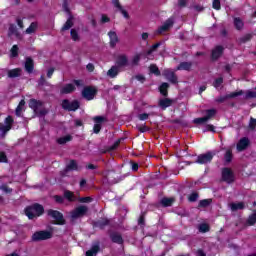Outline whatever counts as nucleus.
<instances>
[{"label": "nucleus", "instance_id": "32", "mask_svg": "<svg viewBox=\"0 0 256 256\" xmlns=\"http://www.w3.org/2000/svg\"><path fill=\"white\" fill-rule=\"evenodd\" d=\"M230 209L231 211H241L245 209V203L244 202L231 203Z\"/></svg>", "mask_w": 256, "mask_h": 256}, {"label": "nucleus", "instance_id": "26", "mask_svg": "<svg viewBox=\"0 0 256 256\" xmlns=\"http://www.w3.org/2000/svg\"><path fill=\"white\" fill-rule=\"evenodd\" d=\"M191 67H193V62H181L177 66V71H191Z\"/></svg>", "mask_w": 256, "mask_h": 256}, {"label": "nucleus", "instance_id": "58", "mask_svg": "<svg viewBox=\"0 0 256 256\" xmlns=\"http://www.w3.org/2000/svg\"><path fill=\"white\" fill-rule=\"evenodd\" d=\"M138 119H139V121H147V119H149V114H147V113L139 114Z\"/></svg>", "mask_w": 256, "mask_h": 256}, {"label": "nucleus", "instance_id": "22", "mask_svg": "<svg viewBox=\"0 0 256 256\" xmlns=\"http://www.w3.org/2000/svg\"><path fill=\"white\" fill-rule=\"evenodd\" d=\"M171 105H173V99L170 98H163L160 99L158 102V106L160 107V109H162V111H165V109L171 107Z\"/></svg>", "mask_w": 256, "mask_h": 256}, {"label": "nucleus", "instance_id": "44", "mask_svg": "<svg viewBox=\"0 0 256 256\" xmlns=\"http://www.w3.org/2000/svg\"><path fill=\"white\" fill-rule=\"evenodd\" d=\"M36 30H37V23L32 22L30 26L26 29V33L28 35H31L32 33H35Z\"/></svg>", "mask_w": 256, "mask_h": 256}, {"label": "nucleus", "instance_id": "39", "mask_svg": "<svg viewBox=\"0 0 256 256\" xmlns=\"http://www.w3.org/2000/svg\"><path fill=\"white\" fill-rule=\"evenodd\" d=\"M149 71H150V73H152L153 75H156V77L161 76V70H159V67H157V65H155V64H151V65H150Z\"/></svg>", "mask_w": 256, "mask_h": 256}, {"label": "nucleus", "instance_id": "34", "mask_svg": "<svg viewBox=\"0 0 256 256\" xmlns=\"http://www.w3.org/2000/svg\"><path fill=\"white\" fill-rule=\"evenodd\" d=\"M69 141H73V136L66 135L57 139L58 145H65L66 143H69Z\"/></svg>", "mask_w": 256, "mask_h": 256}, {"label": "nucleus", "instance_id": "57", "mask_svg": "<svg viewBox=\"0 0 256 256\" xmlns=\"http://www.w3.org/2000/svg\"><path fill=\"white\" fill-rule=\"evenodd\" d=\"M139 61H141V55L137 54L132 59V65H139Z\"/></svg>", "mask_w": 256, "mask_h": 256}, {"label": "nucleus", "instance_id": "64", "mask_svg": "<svg viewBox=\"0 0 256 256\" xmlns=\"http://www.w3.org/2000/svg\"><path fill=\"white\" fill-rule=\"evenodd\" d=\"M111 21V18H109L107 15L103 14L101 17V23H109Z\"/></svg>", "mask_w": 256, "mask_h": 256}, {"label": "nucleus", "instance_id": "15", "mask_svg": "<svg viewBox=\"0 0 256 256\" xmlns=\"http://www.w3.org/2000/svg\"><path fill=\"white\" fill-rule=\"evenodd\" d=\"M129 65V58L125 54H120L116 58V67L119 69L127 67Z\"/></svg>", "mask_w": 256, "mask_h": 256}, {"label": "nucleus", "instance_id": "33", "mask_svg": "<svg viewBox=\"0 0 256 256\" xmlns=\"http://www.w3.org/2000/svg\"><path fill=\"white\" fill-rule=\"evenodd\" d=\"M66 171H79V165L76 160H70L69 164L66 166Z\"/></svg>", "mask_w": 256, "mask_h": 256}, {"label": "nucleus", "instance_id": "30", "mask_svg": "<svg viewBox=\"0 0 256 256\" xmlns=\"http://www.w3.org/2000/svg\"><path fill=\"white\" fill-rule=\"evenodd\" d=\"M99 251H101V246L99 244L93 245L91 249L86 251V256H96Z\"/></svg>", "mask_w": 256, "mask_h": 256}, {"label": "nucleus", "instance_id": "54", "mask_svg": "<svg viewBox=\"0 0 256 256\" xmlns=\"http://www.w3.org/2000/svg\"><path fill=\"white\" fill-rule=\"evenodd\" d=\"M248 127L251 131H255V128H256V119L255 118H253V117L250 118Z\"/></svg>", "mask_w": 256, "mask_h": 256}, {"label": "nucleus", "instance_id": "23", "mask_svg": "<svg viewBox=\"0 0 256 256\" xmlns=\"http://www.w3.org/2000/svg\"><path fill=\"white\" fill-rule=\"evenodd\" d=\"M22 73H23V69L14 68V69L8 70L7 75L9 79H17V77H21Z\"/></svg>", "mask_w": 256, "mask_h": 256}, {"label": "nucleus", "instance_id": "46", "mask_svg": "<svg viewBox=\"0 0 256 256\" xmlns=\"http://www.w3.org/2000/svg\"><path fill=\"white\" fill-rule=\"evenodd\" d=\"M212 9H215V11H221V0H212Z\"/></svg>", "mask_w": 256, "mask_h": 256}, {"label": "nucleus", "instance_id": "13", "mask_svg": "<svg viewBox=\"0 0 256 256\" xmlns=\"http://www.w3.org/2000/svg\"><path fill=\"white\" fill-rule=\"evenodd\" d=\"M94 121V127H93V131L96 135H99V133H101V123H105V121H107V119L103 116H95L93 118Z\"/></svg>", "mask_w": 256, "mask_h": 256}, {"label": "nucleus", "instance_id": "9", "mask_svg": "<svg viewBox=\"0 0 256 256\" xmlns=\"http://www.w3.org/2000/svg\"><path fill=\"white\" fill-rule=\"evenodd\" d=\"M222 181L225 183H234L235 182V174L231 168H223L222 169Z\"/></svg>", "mask_w": 256, "mask_h": 256}, {"label": "nucleus", "instance_id": "31", "mask_svg": "<svg viewBox=\"0 0 256 256\" xmlns=\"http://www.w3.org/2000/svg\"><path fill=\"white\" fill-rule=\"evenodd\" d=\"M119 69L116 65L112 66L108 71L107 75L110 77V79H115L117 75H119Z\"/></svg>", "mask_w": 256, "mask_h": 256}, {"label": "nucleus", "instance_id": "49", "mask_svg": "<svg viewBox=\"0 0 256 256\" xmlns=\"http://www.w3.org/2000/svg\"><path fill=\"white\" fill-rule=\"evenodd\" d=\"M211 205V199H203L199 202L198 207H209Z\"/></svg>", "mask_w": 256, "mask_h": 256}, {"label": "nucleus", "instance_id": "24", "mask_svg": "<svg viewBox=\"0 0 256 256\" xmlns=\"http://www.w3.org/2000/svg\"><path fill=\"white\" fill-rule=\"evenodd\" d=\"M173 25V20L168 19L164 22L162 26H160L157 30V33L161 35V33H165L168 29H171V26Z\"/></svg>", "mask_w": 256, "mask_h": 256}, {"label": "nucleus", "instance_id": "7", "mask_svg": "<svg viewBox=\"0 0 256 256\" xmlns=\"http://www.w3.org/2000/svg\"><path fill=\"white\" fill-rule=\"evenodd\" d=\"M97 93L98 90L95 86H86L82 90V97L86 99V101H93Z\"/></svg>", "mask_w": 256, "mask_h": 256}, {"label": "nucleus", "instance_id": "55", "mask_svg": "<svg viewBox=\"0 0 256 256\" xmlns=\"http://www.w3.org/2000/svg\"><path fill=\"white\" fill-rule=\"evenodd\" d=\"M197 199H199V193H192L188 197V201H190V203H195V201H197Z\"/></svg>", "mask_w": 256, "mask_h": 256}, {"label": "nucleus", "instance_id": "63", "mask_svg": "<svg viewBox=\"0 0 256 256\" xmlns=\"http://www.w3.org/2000/svg\"><path fill=\"white\" fill-rule=\"evenodd\" d=\"M138 131L140 133H147V131H149V127H147L146 125L140 126L138 127Z\"/></svg>", "mask_w": 256, "mask_h": 256}, {"label": "nucleus", "instance_id": "62", "mask_svg": "<svg viewBox=\"0 0 256 256\" xmlns=\"http://www.w3.org/2000/svg\"><path fill=\"white\" fill-rule=\"evenodd\" d=\"M73 83L76 85V87H83L85 85L83 80H73Z\"/></svg>", "mask_w": 256, "mask_h": 256}, {"label": "nucleus", "instance_id": "21", "mask_svg": "<svg viewBox=\"0 0 256 256\" xmlns=\"http://www.w3.org/2000/svg\"><path fill=\"white\" fill-rule=\"evenodd\" d=\"M24 69L26 71V73H33L34 69H35V61H33V58L31 57H27L24 63Z\"/></svg>", "mask_w": 256, "mask_h": 256}, {"label": "nucleus", "instance_id": "10", "mask_svg": "<svg viewBox=\"0 0 256 256\" xmlns=\"http://www.w3.org/2000/svg\"><path fill=\"white\" fill-rule=\"evenodd\" d=\"M94 229H100L103 231L105 227H109L111 225V219L103 217L92 223Z\"/></svg>", "mask_w": 256, "mask_h": 256}, {"label": "nucleus", "instance_id": "41", "mask_svg": "<svg viewBox=\"0 0 256 256\" xmlns=\"http://www.w3.org/2000/svg\"><path fill=\"white\" fill-rule=\"evenodd\" d=\"M64 199L73 203V201H77V196L74 193H64Z\"/></svg>", "mask_w": 256, "mask_h": 256}, {"label": "nucleus", "instance_id": "17", "mask_svg": "<svg viewBox=\"0 0 256 256\" xmlns=\"http://www.w3.org/2000/svg\"><path fill=\"white\" fill-rule=\"evenodd\" d=\"M109 238L112 243H116L117 245H123V243H125V240H123V236L119 234V232H111L109 234Z\"/></svg>", "mask_w": 256, "mask_h": 256}, {"label": "nucleus", "instance_id": "43", "mask_svg": "<svg viewBox=\"0 0 256 256\" xmlns=\"http://www.w3.org/2000/svg\"><path fill=\"white\" fill-rule=\"evenodd\" d=\"M10 55L11 57H19V46L18 45H13L11 50H10Z\"/></svg>", "mask_w": 256, "mask_h": 256}, {"label": "nucleus", "instance_id": "29", "mask_svg": "<svg viewBox=\"0 0 256 256\" xmlns=\"http://www.w3.org/2000/svg\"><path fill=\"white\" fill-rule=\"evenodd\" d=\"M233 23L236 31H242V29L245 27V23L240 17H235Z\"/></svg>", "mask_w": 256, "mask_h": 256}, {"label": "nucleus", "instance_id": "36", "mask_svg": "<svg viewBox=\"0 0 256 256\" xmlns=\"http://www.w3.org/2000/svg\"><path fill=\"white\" fill-rule=\"evenodd\" d=\"M24 107H25V101L21 100L15 110L16 117H21V113H23Z\"/></svg>", "mask_w": 256, "mask_h": 256}, {"label": "nucleus", "instance_id": "48", "mask_svg": "<svg viewBox=\"0 0 256 256\" xmlns=\"http://www.w3.org/2000/svg\"><path fill=\"white\" fill-rule=\"evenodd\" d=\"M221 85H223V77L216 78L213 82V87H215V89H219Z\"/></svg>", "mask_w": 256, "mask_h": 256}, {"label": "nucleus", "instance_id": "14", "mask_svg": "<svg viewBox=\"0 0 256 256\" xmlns=\"http://www.w3.org/2000/svg\"><path fill=\"white\" fill-rule=\"evenodd\" d=\"M163 75L165 76V79L169 81V83H172V85H177L179 83V78L175 72L171 70H164Z\"/></svg>", "mask_w": 256, "mask_h": 256}, {"label": "nucleus", "instance_id": "19", "mask_svg": "<svg viewBox=\"0 0 256 256\" xmlns=\"http://www.w3.org/2000/svg\"><path fill=\"white\" fill-rule=\"evenodd\" d=\"M174 203H175V197H163L158 202V205H160V207L167 208V207H173Z\"/></svg>", "mask_w": 256, "mask_h": 256}, {"label": "nucleus", "instance_id": "53", "mask_svg": "<svg viewBox=\"0 0 256 256\" xmlns=\"http://www.w3.org/2000/svg\"><path fill=\"white\" fill-rule=\"evenodd\" d=\"M0 189L3 191V193H12L13 189L9 188V185L7 184H2L0 185Z\"/></svg>", "mask_w": 256, "mask_h": 256}, {"label": "nucleus", "instance_id": "25", "mask_svg": "<svg viewBox=\"0 0 256 256\" xmlns=\"http://www.w3.org/2000/svg\"><path fill=\"white\" fill-rule=\"evenodd\" d=\"M75 89H76L75 85L69 83L60 89V93H61V95H69V94L73 93V91H75Z\"/></svg>", "mask_w": 256, "mask_h": 256}, {"label": "nucleus", "instance_id": "4", "mask_svg": "<svg viewBox=\"0 0 256 256\" xmlns=\"http://www.w3.org/2000/svg\"><path fill=\"white\" fill-rule=\"evenodd\" d=\"M61 107L64 109V111L75 112L81 107V102L76 99L72 101L69 99H64L62 100Z\"/></svg>", "mask_w": 256, "mask_h": 256}, {"label": "nucleus", "instance_id": "18", "mask_svg": "<svg viewBox=\"0 0 256 256\" xmlns=\"http://www.w3.org/2000/svg\"><path fill=\"white\" fill-rule=\"evenodd\" d=\"M108 37L110 39L109 45L111 49H115V47H117V44L119 43V36H117V32L109 31Z\"/></svg>", "mask_w": 256, "mask_h": 256}, {"label": "nucleus", "instance_id": "5", "mask_svg": "<svg viewBox=\"0 0 256 256\" xmlns=\"http://www.w3.org/2000/svg\"><path fill=\"white\" fill-rule=\"evenodd\" d=\"M53 237V232L47 230L36 231L32 237L31 241L37 243L39 241H47V239H51Z\"/></svg>", "mask_w": 256, "mask_h": 256}, {"label": "nucleus", "instance_id": "59", "mask_svg": "<svg viewBox=\"0 0 256 256\" xmlns=\"http://www.w3.org/2000/svg\"><path fill=\"white\" fill-rule=\"evenodd\" d=\"M138 225H140V227H145V215H140L138 219Z\"/></svg>", "mask_w": 256, "mask_h": 256}, {"label": "nucleus", "instance_id": "1", "mask_svg": "<svg viewBox=\"0 0 256 256\" xmlns=\"http://www.w3.org/2000/svg\"><path fill=\"white\" fill-rule=\"evenodd\" d=\"M24 213L28 219L33 220L37 217H41L45 213V208L39 203H34L26 207Z\"/></svg>", "mask_w": 256, "mask_h": 256}, {"label": "nucleus", "instance_id": "47", "mask_svg": "<svg viewBox=\"0 0 256 256\" xmlns=\"http://www.w3.org/2000/svg\"><path fill=\"white\" fill-rule=\"evenodd\" d=\"M256 223V212L250 215L247 219V225L253 226Z\"/></svg>", "mask_w": 256, "mask_h": 256}, {"label": "nucleus", "instance_id": "61", "mask_svg": "<svg viewBox=\"0 0 256 256\" xmlns=\"http://www.w3.org/2000/svg\"><path fill=\"white\" fill-rule=\"evenodd\" d=\"M91 201H93V198L89 196L80 198V203H91Z\"/></svg>", "mask_w": 256, "mask_h": 256}, {"label": "nucleus", "instance_id": "52", "mask_svg": "<svg viewBox=\"0 0 256 256\" xmlns=\"http://www.w3.org/2000/svg\"><path fill=\"white\" fill-rule=\"evenodd\" d=\"M193 123H195L196 125H203V123H207V119L204 117H200V118H195L193 120Z\"/></svg>", "mask_w": 256, "mask_h": 256}, {"label": "nucleus", "instance_id": "45", "mask_svg": "<svg viewBox=\"0 0 256 256\" xmlns=\"http://www.w3.org/2000/svg\"><path fill=\"white\" fill-rule=\"evenodd\" d=\"M70 36H71L72 41H79V39H80L79 32H77L76 29H71Z\"/></svg>", "mask_w": 256, "mask_h": 256}, {"label": "nucleus", "instance_id": "42", "mask_svg": "<svg viewBox=\"0 0 256 256\" xmlns=\"http://www.w3.org/2000/svg\"><path fill=\"white\" fill-rule=\"evenodd\" d=\"M253 39V34L248 33L240 38V43H249Z\"/></svg>", "mask_w": 256, "mask_h": 256}, {"label": "nucleus", "instance_id": "3", "mask_svg": "<svg viewBox=\"0 0 256 256\" xmlns=\"http://www.w3.org/2000/svg\"><path fill=\"white\" fill-rule=\"evenodd\" d=\"M46 213L48 217L54 219V222H52L53 225H65L67 223L63 213L59 212V210L48 209Z\"/></svg>", "mask_w": 256, "mask_h": 256}, {"label": "nucleus", "instance_id": "28", "mask_svg": "<svg viewBox=\"0 0 256 256\" xmlns=\"http://www.w3.org/2000/svg\"><path fill=\"white\" fill-rule=\"evenodd\" d=\"M73 19H75V17H73V15L70 14L67 21L65 22V24L61 28L62 32L63 31H69V29H71V27H73V25H74Z\"/></svg>", "mask_w": 256, "mask_h": 256}, {"label": "nucleus", "instance_id": "27", "mask_svg": "<svg viewBox=\"0 0 256 256\" xmlns=\"http://www.w3.org/2000/svg\"><path fill=\"white\" fill-rule=\"evenodd\" d=\"M159 91H160V94H161L163 97H169V83L163 82V83L159 86Z\"/></svg>", "mask_w": 256, "mask_h": 256}, {"label": "nucleus", "instance_id": "40", "mask_svg": "<svg viewBox=\"0 0 256 256\" xmlns=\"http://www.w3.org/2000/svg\"><path fill=\"white\" fill-rule=\"evenodd\" d=\"M198 229H199L200 233H209L211 228L209 227V224L202 223L199 225Z\"/></svg>", "mask_w": 256, "mask_h": 256}, {"label": "nucleus", "instance_id": "50", "mask_svg": "<svg viewBox=\"0 0 256 256\" xmlns=\"http://www.w3.org/2000/svg\"><path fill=\"white\" fill-rule=\"evenodd\" d=\"M54 200H55V203H58L59 205H63L65 201V196L54 195Z\"/></svg>", "mask_w": 256, "mask_h": 256}, {"label": "nucleus", "instance_id": "35", "mask_svg": "<svg viewBox=\"0 0 256 256\" xmlns=\"http://www.w3.org/2000/svg\"><path fill=\"white\" fill-rule=\"evenodd\" d=\"M215 115H217V110L215 108H211L206 110V115L204 116V118H206V121H210V119L215 117Z\"/></svg>", "mask_w": 256, "mask_h": 256}, {"label": "nucleus", "instance_id": "8", "mask_svg": "<svg viewBox=\"0 0 256 256\" xmlns=\"http://www.w3.org/2000/svg\"><path fill=\"white\" fill-rule=\"evenodd\" d=\"M214 157H215V152L208 151L205 154L198 155L195 163H198V165H207V163H211V161H213Z\"/></svg>", "mask_w": 256, "mask_h": 256}, {"label": "nucleus", "instance_id": "12", "mask_svg": "<svg viewBox=\"0 0 256 256\" xmlns=\"http://www.w3.org/2000/svg\"><path fill=\"white\" fill-rule=\"evenodd\" d=\"M245 92L243 90H240L238 92H231L230 94L220 96L215 99L216 103H225L227 99H235V97H241Z\"/></svg>", "mask_w": 256, "mask_h": 256}, {"label": "nucleus", "instance_id": "11", "mask_svg": "<svg viewBox=\"0 0 256 256\" xmlns=\"http://www.w3.org/2000/svg\"><path fill=\"white\" fill-rule=\"evenodd\" d=\"M88 211H89V208L87 206H78L76 209H74L71 212V218L79 219L80 217H85Z\"/></svg>", "mask_w": 256, "mask_h": 256}, {"label": "nucleus", "instance_id": "51", "mask_svg": "<svg viewBox=\"0 0 256 256\" xmlns=\"http://www.w3.org/2000/svg\"><path fill=\"white\" fill-rule=\"evenodd\" d=\"M0 163H9V158H7V154L4 151L0 152Z\"/></svg>", "mask_w": 256, "mask_h": 256}, {"label": "nucleus", "instance_id": "38", "mask_svg": "<svg viewBox=\"0 0 256 256\" xmlns=\"http://www.w3.org/2000/svg\"><path fill=\"white\" fill-rule=\"evenodd\" d=\"M225 163H231L233 161V150L228 149L224 154Z\"/></svg>", "mask_w": 256, "mask_h": 256}, {"label": "nucleus", "instance_id": "60", "mask_svg": "<svg viewBox=\"0 0 256 256\" xmlns=\"http://www.w3.org/2000/svg\"><path fill=\"white\" fill-rule=\"evenodd\" d=\"M118 11H120V13H122V15L125 19H129V12H127V10L123 9V6L121 7V9H118Z\"/></svg>", "mask_w": 256, "mask_h": 256}, {"label": "nucleus", "instance_id": "16", "mask_svg": "<svg viewBox=\"0 0 256 256\" xmlns=\"http://www.w3.org/2000/svg\"><path fill=\"white\" fill-rule=\"evenodd\" d=\"M225 51V48L221 45H217L211 52V59L212 61H217L221 55H223V52Z\"/></svg>", "mask_w": 256, "mask_h": 256}, {"label": "nucleus", "instance_id": "56", "mask_svg": "<svg viewBox=\"0 0 256 256\" xmlns=\"http://www.w3.org/2000/svg\"><path fill=\"white\" fill-rule=\"evenodd\" d=\"M256 92L255 91H248L245 95V99H255Z\"/></svg>", "mask_w": 256, "mask_h": 256}, {"label": "nucleus", "instance_id": "6", "mask_svg": "<svg viewBox=\"0 0 256 256\" xmlns=\"http://www.w3.org/2000/svg\"><path fill=\"white\" fill-rule=\"evenodd\" d=\"M15 123V120L13 119V116L9 115L5 118L4 124L0 122V132L2 133V137H5L7 133L11 129H13V124Z\"/></svg>", "mask_w": 256, "mask_h": 256}, {"label": "nucleus", "instance_id": "20", "mask_svg": "<svg viewBox=\"0 0 256 256\" xmlns=\"http://www.w3.org/2000/svg\"><path fill=\"white\" fill-rule=\"evenodd\" d=\"M250 143L251 142L249 141V138H247V137L241 138L236 145L237 151H239V152L245 151V149H247V147H249Z\"/></svg>", "mask_w": 256, "mask_h": 256}, {"label": "nucleus", "instance_id": "2", "mask_svg": "<svg viewBox=\"0 0 256 256\" xmlns=\"http://www.w3.org/2000/svg\"><path fill=\"white\" fill-rule=\"evenodd\" d=\"M30 109H32V111H34V114L36 115V117H45V115H47V113H49V111L45 108H42L44 103L41 100H37L35 98H32L29 100L28 103Z\"/></svg>", "mask_w": 256, "mask_h": 256}, {"label": "nucleus", "instance_id": "37", "mask_svg": "<svg viewBox=\"0 0 256 256\" xmlns=\"http://www.w3.org/2000/svg\"><path fill=\"white\" fill-rule=\"evenodd\" d=\"M11 35H19V31L17 30V26L15 24H10L8 28V37H11Z\"/></svg>", "mask_w": 256, "mask_h": 256}]
</instances>
